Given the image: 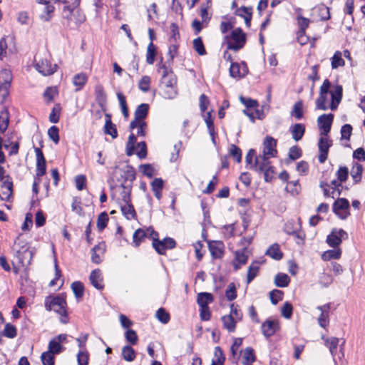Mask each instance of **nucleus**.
Wrapping results in <instances>:
<instances>
[{
	"mask_svg": "<svg viewBox=\"0 0 365 365\" xmlns=\"http://www.w3.org/2000/svg\"><path fill=\"white\" fill-rule=\"evenodd\" d=\"M343 88L340 85L331 86L328 79H325L320 87L319 96L316 100V108L327 110L329 108L335 110L342 99Z\"/></svg>",
	"mask_w": 365,
	"mask_h": 365,
	"instance_id": "obj_1",
	"label": "nucleus"
},
{
	"mask_svg": "<svg viewBox=\"0 0 365 365\" xmlns=\"http://www.w3.org/2000/svg\"><path fill=\"white\" fill-rule=\"evenodd\" d=\"M45 307L47 311H54L59 316V320L62 324H67L69 321L66 311V302L61 296L46 297L44 302Z\"/></svg>",
	"mask_w": 365,
	"mask_h": 365,
	"instance_id": "obj_2",
	"label": "nucleus"
},
{
	"mask_svg": "<svg viewBox=\"0 0 365 365\" xmlns=\"http://www.w3.org/2000/svg\"><path fill=\"white\" fill-rule=\"evenodd\" d=\"M15 257L21 267L26 269L31 264L34 253L26 242L21 240L20 236L15 240Z\"/></svg>",
	"mask_w": 365,
	"mask_h": 365,
	"instance_id": "obj_3",
	"label": "nucleus"
},
{
	"mask_svg": "<svg viewBox=\"0 0 365 365\" xmlns=\"http://www.w3.org/2000/svg\"><path fill=\"white\" fill-rule=\"evenodd\" d=\"M257 173H263L264 178L266 182H269L273 178L274 168L271 165L269 158L266 155H259L255 158L253 165L249 167Z\"/></svg>",
	"mask_w": 365,
	"mask_h": 365,
	"instance_id": "obj_4",
	"label": "nucleus"
},
{
	"mask_svg": "<svg viewBox=\"0 0 365 365\" xmlns=\"http://www.w3.org/2000/svg\"><path fill=\"white\" fill-rule=\"evenodd\" d=\"M225 41L227 43V48L237 51L241 49L246 42L245 34L240 28H237L231 32L230 36H225Z\"/></svg>",
	"mask_w": 365,
	"mask_h": 365,
	"instance_id": "obj_5",
	"label": "nucleus"
},
{
	"mask_svg": "<svg viewBox=\"0 0 365 365\" xmlns=\"http://www.w3.org/2000/svg\"><path fill=\"white\" fill-rule=\"evenodd\" d=\"M348 234L342 229L334 228L327 236L326 242L329 247L333 248L339 247L342 240L348 239Z\"/></svg>",
	"mask_w": 365,
	"mask_h": 365,
	"instance_id": "obj_6",
	"label": "nucleus"
},
{
	"mask_svg": "<svg viewBox=\"0 0 365 365\" xmlns=\"http://www.w3.org/2000/svg\"><path fill=\"white\" fill-rule=\"evenodd\" d=\"M35 67L43 76H50L55 73L57 69V65L52 64L47 58L36 60Z\"/></svg>",
	"mask_w": 365,
	"mask_h": 365,
	"instance_id": "obj_7",
	"label": "nucleus"
},
{
	"mask_svg": "<svg viewBox=\"0 0 365 365\" xmlns=\"http://www.w3.org/2000/svg\"><path fill=\"white\" fill-rule=\"evenodd\" d=\"M349 202L346 198L337 199L333 205V211L342 220L349 215Z\"/></svg>",
	"mask_w": 365,
	"mask_h": 365,
	"instance_id": "obj_8",
	"label": "nucleus"
},
{
	"mask_svg": "<svg viewBox=\"0 0 365 365\" xmlns=\"http://www.w3.org/2000/svg\"><path fill=\"white\" fill-rule=\"evenodd\" d=\"M38 4L43 5L42 14L40 15L41 19L44 21H48L51 18V14L54 11L53 3L56 2H65L66 0H36Z\"/></svg>",
	"mask_w": 365,
	"mask_h": 365,
	"instance_id": "obj_9",
	"label": "nucleus"
},
{
	"mask_svg": "<svg viewBox=\"0 0 365 365\" xmlns=\"http://www.w3.org/2000/svg\"><path fill=\"white\" fill-rule=\"evenodd\" d=\"M332 145V141L327 136L321 135L319 143V156L318 160L320 163H324L327 159L329 148Z\"/></svg>",
	"mask_w": 365,
	"mask_h": 365,
	"instance_id": "obj_10",
	"label": "nucleus"
},
{
	"mask_svg": "<svg viewBox=\"0 0 365 365\" xmlns=\"http://www.w3.org/2000/svg\"><path fill=\"white\" fill-rule=\"evenodd\" d=\"M333 119L334 115L331 113L323 114L318 117L317 123L319 129L322 130L321 135H328L331 130Z\"/></svg>",
	"mask_w": 365,
	"mask_h": 365,
	"instance_id": "obj_11",
	"label": "nucleus"
},
{
	"mask_svg": "<svg viewBox=\"0 0 365 365\" xmlns=\"http://www.w3.org/2000/svg\"><path fill=\"white\" fill-rule=\"evenodd\" d=\"M160 69L163 71L160 84L161 88L177 85L176 76L170 69L165 65L160 66Z\"/></svg>",
	"mask_w": 365,
	"mask_h": 365,
	"instance_id": "obj_12",
	"label": "nucleus"
},
{
	"mask_svg": "<svg viewBox=\"0 0 365 365\" xmlns=\"http://www.w3.org/2000/svg\"><path fill=\"white\" fill-rule=\"evenodd\" d=\"M277 140L271 136H267L263 143V152L262 155H266L267 158L275 157L277 150Z\"/></svg>",
	"mask_w": 365,
	"mask_h": 365,
	"instance_id": "obj_13",
	"label": "nucleus"
},
{
	"mask_svg": "<svg viewBox=\"0 0 365 365\" xmlns=\"http://www.w3.org/2000/svg\"><path fill=\"white\" fill-rule=\"evenodd\" d=\"M248 73V68L245 62L241 63H232L230 67V74L235 78H242Z\"/></svg>",
	"mask_w": 365,
	"mask_h": 365,
	"instance_id": "obj_14",
	"label": "nucleus"
},
{
	"mask_svg": "<svg viewBox=\"0 0 365 365\" xmlns=\"http://www.w3.org/2000/svg\"><path fill=\"white\" fill-rule=\"evenodd\" d=\"M34 151L36 156V174L37 177H41L45 175L46 171V159L39 148H35Z\"/></svg>",
	"mask_w": 365,
	"mask_h": 365,
	"instance_id": "obj_15",
	"label": "nucleus"
},
{
	"mask_svg": "<svg viewBox=\"0 0 365 365\" xmlns=\"http://www.w3.org/2000/svg\"><path fill=\"white\" fill-rule=\"evenodd\" d=\"M13 194V182L11 178H6L1 182L0 188V199L4 201H9Z\"/></svg>",
	"mask_w": 365,
	"mask_h": 365,
	"instance_id": "obj_16",
	"label": "nucleus"
},
{
	"mask_svg": "<svg viewBox=\"0 0 365 365\" xmlns=\"http://www.w3.org/2000/svg\"><path fill=\"white\" fill-rule=\"evenodd\" d=\"M249 250L247 248L237 250L235 252V259L233 263V266L235 270L239 269L241 266L245 264L249 257Z\"/></svg>",
	"mask_w": 365,
	"mask_h": 365,
	"instance_id": "obj_17",
	"label": "nucleus"
},
{
	"mask_svg": "<svg viewBox=\"0 0 365 365\" xmlns=\"http://www.w3.org/2000/svg\"><path fill=\"white\" fill-rule=\"evenodd\" d=\"M317 309L321 311V314L318 318V323L321 327L326 328L329 323L330 304L319 306Z\"/></svg>",
	"mask_w": 365,
	"mask_h": 365,
	"instance_id": "obj_18",
	"label": "nucleus"
},
{
	"mask_svg": "<svg viewBox=\"0 0 365 365\" xmlns=\"http://www.w3.org/2000/svg\"><path fill=\"white\" fill-rule=\"evenodd\" d=\"M279 329L277 321L267 319L262 325V331L266 337H269L275 334Z\"/></svg>",
	"mask_w": 365,
	"mask_h": 365,
	"instance_id": "obj_19",
	"label": "nucleus"
},
{
	"mask_svg": "<svg viewBox=\"0 0 365 365\" xmlns=\"http://www.w3.org/2000/svg\"><path fill=\"white\" fill-rule=\"evenodd\" d=\"M147 233H150V236L153 238V247L156 250V252L160 255H164L165 254L166 247L165 246V244L163 240H158L157 237L158 236V234L155 232L153 230L148 229Z\"/></svg>",
	"mask_w": 365,
	"mask_h": 365,
	"instance_id": "obj_20",
	"label": "nucleus"
},
{
	"mask_svg": "<svg viewBox=\"0 0 365 365\" xmlns=\"http://www.w3.org/2000/svg\"><path fill=\"white\" fill-rule=\"evenodd\" d=\"M106 245L104 243H99L91 250V261L95 264H100L102 262Z\"/></svg>",
	"mask_w": 365,
	"mask_h": 365,
	"instance_id": "obj_21",
	"label": "nucleus"
},
{
	"mask_svg": "<svg viewBox=\"0 0 365 365\" xmlns=\"http://www.w3.org/2000/svg\"><path fill=\"white\" fill-rule=\"evenodd\" d=\"M208 247L213 258H221L224 253V245L222 242L213 241L208 242Z\"/></svg>",
	"mask_w": 365,
	"mask_h": 365,
	"instance_id": "obj_22",
	"label": "nucleus"
},
{
	"mask_svg": "<svg viewBox=\"0 0 365 365\" xmlns=\"http://www.w3.org/2000/svg\"><path fill=\"white\" fill-rule=\"evenodd\" d=\"M91 284L98 290L103 289L102 272L99 269L93 270L89 277Z\"/></svg>",
	"mask_w": 365,
	"mask_h": 365,
	"instance_id": "obj_23",
	"label": "nucleus"
},
{
	"mask_svg": "<svg viewBox=\"0 0 365 365\" xmlns=\"http://www.w3.org/2000/svg\"><path fill=\"white\" fill-rule=\"evenodd\" d=\"M149 110V105L147 103H142L139 105L135 111V118L132 120L133 125L138 121H145Z\"/></svg>",
	"mask_w": 365,
	"mask_h": 365,
	"instance_id": "obj_24",
	"label": "nucleus"
},
{
	"mask_svg": "<svg viewBox=\"0 0 365 365\" xmlns=\"http://www.w3.org/2000/svg\"><path fill=\"white\" fill-rule=\"evenodd\" d=\"M342 250L340 247H336L324 252L321 255V258L324 261H330L331 259H339L341 258Z\"/></svg>",
	"mask_w": 365,
	"mask_h": 365,
	"instance_id": "obj_25",
	"label": "nucleus"
},
{
	"mask_svg": "<svg viewBox=\"0 0 365 365\" xmlns=\"http://www.w3.org/2000/svg\"><path fill=\"white\" fill-rule=\"evenodd\" d=\"M292 138L295 141L300 140L304 135L305 126L302 123H296L289 128Z\"/></svg>",
	"mask_w": 365,
	"mask_h": 365,
	"instance_id": "obj_26",
	"label": "nucleus"
},
{
	"mask_svg": "<svg viewBox=\"0 0 365 365\" xmlns=\"http://www.w3.org/2000/svg\"><path fill=\"white\" fill-rule=\"evenodd\" d=\"M131 188L121 185L119 188V197L118 198V203L119 205L122 204L131 202L130 199Z\"/></svg>",
	"mask_w": 365,
	"mask_h": 365,
	"instance_id": "obj_27",
	"label": "nucleus"
},
{
	"mask_svg": "<svg viewBox=\"0 0 365 365\" xmlns=\"http://www.w3.org/2000/svg\"><path fill=\"white\" fill-rule=\"evenodd\" d=\"M214 301L211 293L200 292L197 295V303L200 307H209L208 304Z\"/></svg>",
	"mask_w": 365,
	"mask_h": 365,
	"instance_id": "obj_28",
	"label": "nucleus"
},
{
	"mask_svg": "<svg viewBox=\"0 0 365 365\" xmlns=\"http://www.w3.org/2000/svg\"><path fill=\"white\" fill-rule=\"evenodd\" d=\"M123 215L128 220L136 218V212L131 202L120 205Z\"/></svg>",
	"mask_w": 365,
	"mask_h": 365,
	"instance_id": "obj_29",
	"label": "nucleus"
},
{
	"mask_svg": "<svg viewBox=\"0 0 365 365\" xmlns=\"http://www.w3.org/2000/svg\"><path fill=\"white\" fill-rule=\"evenodd\" d=\"M250 8H247L245 6H242L236 10V15L243 18L245 19V24L247 27L250 26L251 24V19H252V11Z\"/></svg>",
	"mask_w": 365,
	"mask_h": 365,
	"instance_id": "obj_30",
	"label": "nucleus"
},
{
	"mask_svg": "<svg viewBox=\"0 0 365 365\" xmlns=\"http://www.w3.org/2000/svg\"><path fill=\"white\" fill-rule=\"evenodd\" d=\"M363 167L361 164L355 163L351 170L350 175L354 184L359 183L361 180Z\"/></svg>",
	"mask_w": 365,
	"mask_h": 365,
	"instance_id": "obj_31",
	"label": "nucleus"
},
{
	"mask_svg": "<svg viewBox=\"0 0 365 365\" xmlns=\"http://www.w3.org/2000/svg\"><path fill=\"white\" fill-rule=\"evenodd\" d=\"M104 133L106 135H110L113 139H115L118 137V132L115 125L112 123L110 116L108 115H106V120L104 125Z\"/></svg>",
	"mask_w": 365,
	"mask_h": 365,
	"instance_id": "obj_32",
	"label": "nucleus"
},
{
	"mask_svg": "<svg viewBox=\"0 0 365 365\" xmlns=\"http://www.w3.org/2000/svg\"><path fill=\"white\" fill-rule=\"evenodd\" d=\"M88 81V76L86 73H80L76 74L73 78V83L76 87V91H81L86 85Z\"/></svg>",
	"mask_w": 365,
	"mask_h": 365,
	"instance_id": "obj_33",
	"label": "nucleus"
},
{
	"mask_svg": "<svg viewBox=\"0 0 365 365\" xmlns=\"http://www.w3.org/2000/svg\"><path fill=\"white\" fill-rule=\"evenodd\" d=\"M130 128L131 130H137V136L144 137L146 134L148 125L145 121H138L134 125H133V121H131Z\"/></svg>",
	"mask_w": 365,
	"mask_h": 365,
	"instance_id": "obj_34",
	"label": "nucleus"
},
{
	"mask_svg": "<svg viewBox=\"0 0 365 365\" xmlns=\"http://www.w3.org/2000/svg\"><path fill=\"white\" fill-rule=\"evenodd\" d=\"M345 65L344 60L342 58V52L336 51L331 58V66L332 69H336Z\"/></svg>",
	"mask_w": 365,
	"mask_h": 365,
	"instance_id": "obj_35",
	"label": "nucleus"
},
{
	"mask_svg": "<svg viewBox=\"0 0 365 365\" xmlns=\"http://www.w3.org/2000/svg\"><path fill=\"white\" fill-rule=\"evenodd\" d=\"M222 322L223 324L224 328H225L228 331L233 332L235 330L236 321L232 316L225 315L222 317Z\"/></svg>",
	"mask_w": 365,
	"mask_h": 365,
	"instance_id": "obj_36",
	"label": "nucleus"
},
{
	"mask_svg": "<svg viewBox=\"0 0 365 365\" xmlns=\"http://www.w3.org/2000/svg\"><path fill=\"white\" fill-rule=\"evenodd\" d=\"M290 282L289 277L284 273H279L274 277V284L278 287H286Z\"/></svg>",
	"mask_w": 365,
	"mask_h": 365,
	"instance_id": "obj_37",
	"label": "nucleus"
},
{
	"mask_svg": "<svg viewBox=\"0 0 365 365\" xmlns=\"http://www.w3.org/2000/svg\"><path fill=\"white\" fill-rule=\"evenodd\" d=\"M259 266L257 262H252L247 270V284H250L257 275Z\"/></svg>",
	"mask_w": 365,
	"mask_h": 365,
	"instance_id": "obj_38",
	"label": "nucleus"
},
{
	"mask_svg": "<svg viewBox=\"0 0 365 365\" xmlns=\"http://www.w3.org/2000/svg\"><path fill=\"white\" fill-rule=\"evenodd\" d=\"M223 21L220 23V29L222 34L227 33L229 30L232 29L234 26V18L223 16Z\"/></svg>",
	"mask_w": 365,
	"mask_h": 365,
	"instance_id": "obj_39",
	"label": "nucleus"
},
{
	"mask_svg": "<svg viewBox=\"0 0 365 365\" xmlns=\"http://www.w3.org/2000/svg\"><path fill=\"white\" fill-rule=\"evenodd\" d=\"M0 78L4 81L1 86L5 89H8L10 87L11 82L12 81L11 71L6 69L2 70L0 73Z\"/></svg>",
	"mask_w": 365,
	"mask_h": 365,
	"instance_id": "obj_40",
	"label": "nucleus"
},
{
	"mask_svg": "<svg viewBox=\"0 0 365 365\" xmlns=\"http://www.w3.org/2000/svg\"><path fill=\"white\" fill-rule=\"evenodd\" d=\"M122 356L124 360L127 361H133L135 358V352L130 346H125L122 349Z\"/></svg>",
	"mask_w": 365,
	"mask_h": 365,
	"instance_id": "obj_41",
	"label": "nucleus"
},
{
	"mask_svg": "<svg viewBox=\"0 0 365 365\" xmlns=\"http://www.w3.org/2000/svg\"><path fill=\"white\" fill-rule=\"evenodd\" d=\"M136 143V136L135 134L131 133L129 135L127 144H126V154L128 156H131L135 153Z\"/></svg>",
	"mask_w": 365,
	"mask_h": 365,
	"instance_id": "obj_42",
	"label": "nucleus"
},
{
	"mask_svg": "<svg viewBox=\"0 0 365 365\" xmlns=\"http://www.w3.org/2000/svg\"><path fill=\"white\" fill-rule=\"evenodd\" d=\"M64 347L62 346V344H60L58 341H56L53 339H52L48 343V351L53 354H58L61 353Z\"/></svg>",
	"mask_w": 365,
	"mask_h": 365,
	"instance_id": "obj_43",
	"label": "nucleus"
},
{
	"mask_svg": "<svg viewBox=\"0 0 365 365\" xmlns=\"http://www.w3.org/2000/svg\"><path fill=\"white\" fill-rule=\"evenodd\" d=\"M266 254L274 259H280L282 257V253L281 252L279 245L275 244L269 247L267 250Z\"/></svg>",
	"mask_w": 365,
	"mask_h": 365,
	"instance_id": "obj_44",
	"label": "nucleus"
},
{
	"mask_svg": "<svg viewBox=\"0 0 365 365\" xmlns=\"http://www.w3.org/2000/svg\"><path fill=\"white\" fill-rule=\"evenodd\" d=\"M163 89V97L168 99H173L178 95L176 86H171L161 88Z\"/></svg>",
	"mask_w": 365,
	"mask_h": 365,
	"instance_id": "obj_45",
	"label": "nucleus"
},
{
	"mask_svg": "<svg viewBox=\"0 0 365 365\" xmlns=\"http://www.w3.org/2000/svg\"><path fill=\"white\" fill-rule=\"evenodd\" d=\"M156 55V49L155 46L153 43V42H150L147 48V53H146V62L148 64H153L155 61V58Z\"/></svg>",
	"mask_w": 365,
	"mask_h": 365,
	"instance_id": "obj_46",
	"label": "nucleus"
},
{
	"mask_svg": "<svg viewBox=\"0 0 365 365\" xmlns=\"http://www.w3.org/2000/svg\"><path fill=\"white\" fill-rule=\"evenodd\" d=\"M147 233L142 229L137 230L133 236V243L135 247H138L140 242L145 239Z\"/></svg>",
	"mask_w": 365,
	"mask_h": 365,
	"instance_id": "obj_47",
	"label": "nucleus"
},
{
	"mask_svg": "<svg viewBox=\"0 0 365 365\" xmlns=\"http://www.w3.org/2000/svg\"><path fill=\"white\" fill-rule=\"evenodd\" d=\"M229 153L231 157L233 158V159L237 163H240L242 160V150L240 148L236 146L235 145H231L229 148Z\"/></svg>",
	"mask_w": 365,
	"mask_h": 365,
	"instance_id": "obj_48",
	"label": "nucleus"
},
{
	"mask_svg": "<svg viewBox=\"0 0 365 365\" xmlns=\"http://www.w3.org/2000/svg\"><path fill=\"white\" fill-rule=\"evenodd\" d=\"M73 21L69 23H74L76 26H79L86 20L84 14L78 9L75 8L74 14L72 16Z\"/></svg>",
	"mask_w": 365,
	"mask_h": 365,
	"instance_id": "obj_49",
	"label": "nucleus"
},
{
	"mask_svg": "<svg viewBox=\"0 0 365 365\" xmlns=\"http://www.w3.org/2000/svg\"><path fill=\"white\" fill-rule=\"evenodd\" d=\"M108 215L106 212H101L97 219V227L99 231L103 230L107 226L108 222Z\"/></svg>",
	"mask_w": 365,
	"mask_h": 365,
	"instance_id": "obj_50",
	"label": "nucleus"
},
{
	"mask_svg": "<svg viewBox=\"0 0 365 365\" xmlns=\"http://www.w3.org/2000/svg\"><path fill=\"white\" fill-rule=\"evenodd\" d=\"M327 346L329 347V351L332 356H334L336 353L337 346L339 344V339L336 337H331L327 339L325 341Z\"/></svg>",
	"mask_w": 365,
	"mask_h": 365,
	"instance_id": "obj_51",
	"label": "nucleus"
},
{
	"mask_svg": "<svg viewBox=\"0 0 365 365\" xmlns=\"http://www.w3.org/2000/svg\"><path fill=\"white\" fill-rule=\"evenodd\" d=\"M9 125V113L6 110H4L0 115V130L4 133Z\"/></svg>",
	"mask_w": 365,
	"mask_h": 365,
	"instance_id": "obj_52",
	"label": "nucleus"
},
{
	"mask_svg": "<svg viewBox=\"0 0 365 365\" xmlns=\"http://www.w3.org/2000/svg\"><path fill=\"white\" fill-rule=\"evenodd\" d=\"M349 169L346 166H340L336 173V178L340 182H345L349 177Z\"/></svg>",
	"mask_w": 365,
	"mask_h": 365,
	"instance_id": "obj_53",
	"label": "nucleus"
},
{
	"mask_svg": "<svg viewBox=\"0 0 365 365\" xmlns=\"http://www.w3.org/2000/svg\"><path fill=\"white\" fill-rule=\"evenodd\" d=\"M300 228V225L294 221H289L284 225V231L289 235H294Z\"/></svg>",
	"mask_w": 365,
	"mask_h": 365,
	"instance_id": "obj_54",
	"label": "nucleus"
},
{
	"mask_svg": "<svg viewBox=\"0 0 365 365\" xmlns=\"http://www.w3.org/2000/svg\"><path fill=\"white\" fill-rule=\"evenodd\" d=\"M135 150H136L135 154L138 156L139 158L144 159L146 158L147 146L145 142L142 141L138 143Z\"/></svg>",
	"mask_w": 365,
	"mask_h": 365,
	"instance_id": "obj_55",
	"label": "nucleus"
},
{
	"mask_svg": "<svg viewBox=\"0 0 365 365\" xmlns=\"http://www.w3.org/2000/svg\"><path fill=\"white\" fill-rule=\"evenodd\" d=\"M303 103L302 101H298L294 103L292 115H294L297 119L299 120L303 117Z\"/></svg>",
	"mask_w": 365,
	"mask_h": 365,
	"instance_id": "obj_56",
	"label": "nucleus"
},
{
	"mask_svg": "<svg viewBox=\"0 0 365 365\" xmlns=\"http://www.w3.org/2000/svg\"><path fill=\"white\" fill-rule=\"evenodd\" d=\"M193 48L195 51L200 56L206 53V51L201 38L198 37L193 41Z\"/></svg>",
	"mask_w": 365,
	"mask_h": 365,
	"instance_id": "obj_57",
	"label": "nucleus"
},
{
	"mask_svg": "<svg viewBox=\"0 0 365 365\" xmlns=\"http://www.w3.org/2000/svg\"><path fill=\"white\" fill-rule=\"evenodd\" d=\"M95 94L98 102H105L106 100V94L103 86L101 84H97L95 86Z\"/></svg>",
	"mask_w": 365,
	"mask_h": 365,
	"instance_id": "obj_58",
	"label": "nucleus"
},
{
	"mask_svg": "<svg viewBox=\"0 0 365 365\" xmlns=\"http://www.w3.org/2000/svg\"><path fill=\"white\" fill-rule=\"evenodd\" d=\"M54 355L51 352L47 351L42 353L41 359L43 365H53L54 364Z\"/></svg>",
	"mask_w": 365,
	"mask_h": 365,
	"instance_id": "obj_59",
	"label": "nucleus"
},
{
	"mask_svg": "<svg viewBox=\"0 0 365 365\" xmlns=\"http://www.w3.org/2000/svg\"><path fill=\"white\" fill-rule=\"evenodd\" d=\"M318 15L321 20L326 21L330 18L329 9L325 5H320L317 8Z\"/></svg>",
	"mask_w": 365,
	"mask_h": 365,
	"instance_id": "obj_60",
	"label": "nucleus"
},
{
	"mask_svg": "<svg viewBox=\"0 0 365 365\" xmlns=\"http://www.w3.org/2000/svg\"><path fill=\"white\" fill-rule=\"evenodd\" d=\"M71 289L76 298H81L83 295V285L80 282H74L71 284Z\"/></svg>",
	"mask_w": 365,
	"mask_h": 365,
	"instance_id": "obj_61",
	"label": "nucleus"
},
{
	"mask_svg": "<svg viewBox=\"0 0 365 365\" xmlns=\"http://www.w3.org/2000/svg\"><path fill=\"white\" fill-rule=\"evenodd\" d=\"M156 318L162 323L167 324L170 321V315L163 308L158 309L155 314Z\"/></svg>",
	"mask_w": 365,
	"mask_h": 365,
	"instance_id": "obj_62",
	"label": "nucleus"
},
{
	"mask_svg": "<svg viewBox=\"0 0 365 365\" xmlns=\"http://www.w3.org/2000/svg\"><path fill=\"white\" fill-rule=\"evenodd\" d=\"M229 315L232 316L237 322L242 319V312L240 309L239 306L235 304L230 305V313Z\"/></svg>",
	"mask_w": 365,
	"mask_h": 365,
	"instance_id": "obj_63",
	"label": "nucleus"
},
{
	"mask_svg": "<svg viewBox=\"0 0 365 365\" xmlns=\"http://www.w3.org/2000/svg\"><path fill=\"white\" fill-rule=\"evenodd\" d=\"M17 334L16 329L14 326L11 324H6L3 331V335L6 337L13 339Z\"/></svg>",
	"mask_w": 365,
	"mask_h": 365,
	"instance_id": "obj_64",
	"label": "nucleus"
}]
</instances>
